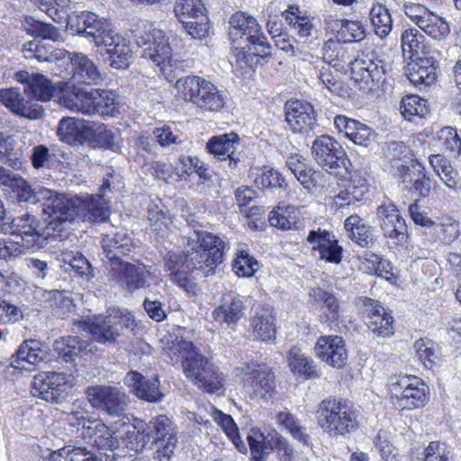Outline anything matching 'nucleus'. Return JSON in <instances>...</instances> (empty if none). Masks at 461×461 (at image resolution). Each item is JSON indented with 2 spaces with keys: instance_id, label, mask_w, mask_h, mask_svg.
<instances>
[{
  "instance_id": "obj_13",
  "label": "nucleus",
  "mask_w": 461,
  "mask_h": 461,
  "mask_svg": "<svg viewBox=\"0 0 461 461\" xmlns=\"http://www.w3.org/2000/svg\"><path fill=\"white\" fill-rule=\"evenodd\" d=\"M73 376L65 373L44 372L34 376V394L47 402L59 403L67 399L73 386Z\"/></svg>"
},
{
  "instance_id": "obj_44",
  "label": "nucleus",
  "mask_w": 461,
  "mask_h": 461,
  "mask_svg": "<svg viewBox=\"0 0 461 461\" xmlns=\"http://www.w3.org/2000/svg\"><path fill=\"white\" fill-rule=\"evenodd\" d=\"M247 440L250 449L251 461H267L273 451L270 441L258 428H251Z\"/></svg>"
},
{
  "instance_id": "obj_28",
  "label": "nucleus",
  "mask_w": 461,
  "mask_h": 461,
  "mask_svg": "<svg viewBox=\"0 0 461 461\" xmlns=\"http://www.w3.org/2000/svg\"><path fill=\"white\" fill-rule=\"evenodd\" d=\"M70 61L71 79L78 84L97 85L102 80V74L96 65L81 52H67Z\"/></svg>"
},
{
  "instance_id": "obj_39",
  "label": "nucleus",
  "mask_w": 461,
  "mask_h": 461,
  "mask_svg": "<svg viewBox=\"0 0 461 461\" xmlns=\"http://www.w3.org/2000/svg\"><path fill=\"white\" fill-rule=\"evenodd\" d=\"M112 271L118 274V279L122 281L126 289L132 293L143 288L146 285V278L143 269L129 262H122L117 269Z\"/></svg>"
},
{
  "instance_id": "obj_21",
  "label": "nucleus",
  "mask_w": 461,
  "mask_h": 461,
  "mask_svg": "<svg viewBox=\"0 0 461 461\" xmlns=\"http://www.w3.org/2000/svg\"><path fill=\"white\" fill-rule=\"evenodd\" d=\"M72 221L77 217L82 221L99 223L108 220L110 212L102 195L84 194L73 196Z\"/></svg>"
},
{
  "instance_id": "obj_38",
  "label": "nucleus",
  "mask_w": 461,
  "mask_h": 461,
  "mask_svg": "<svg viewBox=\"0 0 461 461\" xmlns=\"http://www.w3.org/2000/svg\"><path fill=\"white\" fill-rule=\"evenodd\" d=\"M369 20L373 32L380 39H385L392 32V15L384 5L380 3L374 4L369 11Z\"/></svg>"
},
{
  "instance_id": "obj_33",
  "label": "nucleus",
  "mask_w": 461,
  "mask_h": 461,
  "mask_svg": "<svg viewBox=\"0 0 461 461\" xmlns=\"http://www.w3.org/2000/svg\"><path fill=\"white\" fill-rule=\"evenodd\" d=\"M246 307L239 296L224 299L223 303L212 312L213 319L220 323L236 325L245 315Z\"/></svg>"
},
{
  "instance_id": "obj_20",
  "label": "nucleus",
  "mask_w": 461,
  "mask_h": 461,
  "mask_svg": "<svg viewBox=\"0 0 461 461\" xmlns=\"http://www.w3.org/2000/svg\"><path fill=\"white\" fill-rule=\"evenodd\" d=\"M376 221L385 238L395 244L407 240V225L393 203H384L376 209Z\"/></svg>"
},
{
  "instance_id": "obj_47",
  "label": "nucleus",
  "mask_w": 461,
  "mask_h": 461,
  "mask_svg": "<svg viewBox=\"0 0 461 461\" xmlns=\"http://www.w3.org/2000/svg\"><path fill=\"white\" fill-rule=\"evenodd\" d=\"M268 221L271 226L284 230L300 228L298 212L293 206L277 207L276 210H273L270 212Z\"/></svg>"
},
{
  "instance_id": "obj_1",
  "label": "nucleus",
  "mask_w": 461,
  "mask_h": 461,
  "mask_svg": "<svg viewBox=\"0 0 461 461\" xmlns=\"http://www.w3.org/2000/svg\"><path fill=\"white\" fill-rule=\"evenodd\" d=\"M229 37L232 42L240 41V47H234L233 55L241 69H253L271 53V45L261 26L248 13L237 12L230 17Z\"/></svg>"
},
{
  "instance_id": "obj_22",
  "label": "nucleus",
  "mask_w": 461,
  "mask_h": 461,
  "mask_svg": "<svg viewBox=\"0 0 461 461\" xmlns=\"http://www.w3.org/2000/svg\"><path fill=\"white\" fill-rule=\"evenodd\" d=\"M142 56L158 67L168 82L175 81L179 76L182 65L179 61L172 59V47L168 35L156 47H145Z\"/></svg>"
},
{
  "instance_id": "obj_31",
  "label": "nucleus",
  "mask_w": 461,
  "mask_h": 461,
  "mask_svg": "<svg viewBox=\"0 0 461 461\" xmlns=\"http://www.w3.org/2000/svg\"><path fill=\"white\" fill-rule=\"evenodd\" d=\"M175 80V87L180 97L194 105L201 100V97L204 96L208 86L212 84V82L196 75L178 76Z\"/></svg>"
},
{
  "instance_id": "obj_34",
  "label": "nucleus",
  "mask_w": 461,
  "mask_h": 461,
  "mask_svg": "<svg viewBox=\"0 0 461 461\" xmlns=\"http://www.w3.org/2000/svg\"><path fill=\"white\" fill-rule=\"evenodd\" d=\"M344 228L348 238L362 248H368L374 243L372 228L365 221L354 213L344 221Z\"/></svg>"
},
{
  "instance_id": "obj_14",
  "label": "nucleus",
  "mask_w": 461,
  "mask_h": 461,
  "mask_svg": "<svg viewBox=\"0 0 461 461\" xmlns=\"http://www.w3.org/2000/svg\"><path fill=\"white\" fill-rule=\"evenodd\" d=\"M287 168L308 193L316 194L326 191L330 185V176L307 164V160L300 154H292L285 162Z\"/></svg>"
},
{
  "instance_id": "obj_17",
  "label": "nucleus",
  "mask_w": 461,
  "mask_h": 461,
  "mask_svg": "<svg viewBox=\"0 0 461 461\" xmlns=\"http://www.w3.org/2000/svg\"><path fill=\"white\" fill-rule=\"evenodd\" d=\"M96 50L113 68L124 69L131 63L132 50L130 41L113 28L103 36Z\"/></svg>"
},
{
  "instance_id": "obj_63",
  "label": "nucleus",
  "mask_w": 461,
  "mask_h": 461,
  "mask_svg": "<svg viewBox=\"0 0 461 461\" xmlns=\"http://www.w3.org/2000/svg\"><path fill=\"white\" fill-rule=\"evenodd\" d=\"M413 175L415 177L411 179L412 181V191L417 194L420 197H428L431 190V180L427 176L425 167L420 164L412 165Z\"/></svg>"
},
{
  "instance_id": "obj_48",
  "label": "nucleus",
  "mask_w": 461,
  "mask_h": 461,
  "mask_svg": "<svg viewBox=\"0 0 461 461\" xmlns=\"http://www.w3.org/2000/svg\"><path fill=\"white\" fill-rule=\"evenodd\" d=\"M95 114L104 118L115 117L119 114L118 103L112 93L105 90L95 89Z\"/></svg>"
},
{
  "instance_id": "obj_25",
  "label": "nucleus",
  "mask_w": 461,
  "mask_h": 461,
  "mask_svg": "<svg viewBox=\"0 0 461 461\" xmlns=\"http://www.w3.org/2000/svg\"><path fill=\"white\" fill-rule=\"evenodd\" d=\"M316 357L329 366L340 368L348 359L345 340L338 335L321 336L314 346Z\"/></svg>"
},
{
  "instance_id": "obj_12",
  "label": "nucleus",
  "mask_w": 461,
  "mask_h": 461,
  "mask_svg": "<svg viewBox=\"0 0 461 461\" xmlns=\"http://www.w3.org/2000/svg\"><path fill=\"white\" fill-rule=\"evenodd\" d=\"M352 78L364 92L384 86L386 80L387 65L373 54H362L350 61Z\"/></svg>"
},
{
  "instance_id": "obj_45",
  "label": "nucleus",
  "mask_w": 461,
  "mask_h": 461,
  "mask_svg": "<svg viewBox=\"0 0 461 461\" xmlns=\"http://www.w3.org/2000/svg\"><path fill=\"white\" fill-rule=\"evenodd\" d=\"M291 371L305 378L318 376V371L312 358L306 357L299 348L293 347L288 353Z\"/></svg>"
},
{
  "instance_id": "obj_55",
  "label": "nucleus",
  "mask_w": 461,
  "mask_h": 461,
  "mask_svg": "<svg viewBox=\"0 0 461 461\" xmlns=\"http://www.w3.org/2000/svg\"><path fill=\"white\" fill-rule=\"evenodd\" d=\"M206 94L201 97L195 106L210 112H216L221 110L226 102V95L224 92L218 88L213 83L208 86Z\"/></svg>"
},
{
  "instance_id": "obj_11",
  "label": "nucleus",
  "mask_w": 461,
  "mask_h": 461,
  "mask_svg": "<svg viewBox=\"0 0 461 461\" xmlns=\"http://www.w3.org/2000/svg\"><path fill=\"white\" fill-rule=\"evenodd\" d=\"M196 259L186 247V253L169 251L164 257V268L170 280L191 295H196L199 288L191 278L194 270H201Z\"/></svg>"
},
{
  "instance_id": "obj_8",
  "label": "nucleus",
  "mask_w": 461,
  "mask_h": 461,
  "mask_svg": "<svg viewBox=\"0 0 461 461\" xmlns=\"http://www.w3.org/2000/svg\"><path fill=\"white\" fill-rule=\"evenodd\" d=\"M314 161L325 171L345 177L351 174L352 164L342 146L329 135L317 137L312 144Z\"/></svg>"
},
{
  "instance_id": "obj_57",
  "label": "nucleus",
  "mask_w": 461,
  "mask_h": 461,
  "mask_svg": "<svg viewBox=\"0 0 461 461\" xmlns=\"http://www.w3.org/2000/svg\"><path fill=\"white\" fill-rule=\"evenodd\" d=\"M37 6L55 23L66 22L70 15L67 13L68 0H35Z\"/></svg>"
},
{
  "instance_id": "obj_62",
  "label": "nucleus",
  "mask_w": 461,
  "mask_h": 461,
  "mask_svg": "<svg viewBox=\"0 0 461 461\" xmlns=\"http://www.w3.org/2000/svg\"><path fill=\"white\" fill-rule=\"evenodd\" d=\"M96 433L94 437V445L101 450H113L119 447V439L104 423H98L95 426Z\"/></svg>"
},
{
  "instance_id": "obj_27",
  "label": "nucleus",
  "mask_w": 461,
  "mask_h": 461,
  "mask_svg": "<svg viewBox=\"0 0 461 461\" xmlns=\"http://www.w3.org/2000/svg\"><path fill=\"white\" fill-rule=\"evenodd\" d=\"M123 381L124 384L130 387L133 394L140 400L159 402L164 398L158 376L147 378L137 371H130Z\"/></svg>"
},
{
  "instance_id": "obj_23",
  "label": "nucleus",
  "mask_w": 461,
  "mask_h": 461,
  "mask_svg": "<svg viewBox=\"0 0 461 461\" xmlns=\"http://www.w3.org/2000/svg\"><path fill=\"white\" fill-rule=\"evenodd\" d=\"M285 122L294 132H310L318 127L317 114L308 102L290 101L285 105Z\"/></svg>"
},
{
  "instance_id": "obj_59",
  "label": "nucleus",
  "mask_w": 461,
  "mask_h": 461,
  "mask_svg": "<svg viewBox=\"0 0 461 461\" xmlns=\"http://www.w3.org/2000/svg\"><path fill=\"white\" fill-rule=\"evenodd\" d=\"M258 262L245 249L238 252L232 263L233 271L240 277L252 276L258 270Z\"/></svg>"
},
{
  "instance_id": "obj_64",
  "label": "nucleus",
  "mask_w": 461,
  "mask_h": 461,
  "mask_svg": "<svg viewBox=\"0 0 461 461\" xmlns=\"http://www.w3.org/2000/svg\"><path fill=\"white\" fill-rule=\"evenodd\" d=\"M186 33L192 39L202 41L209 35V23L207 16H202L193 20H186L181 22Z\"/></svg>"
},
{
  "instance_id": "obj_16",
  "label": "nucleus",
  "mask_w": 461,
  "mask_h": 461,
  "mask_svg": "<svg viewBox=\"0 0 461 461\" xmlns=\"http://www.w3.org/2000/svg\"><path fill=\"white\" fill-rule=\"evenodd\" d=\"M152 435V443L156 444L157 458L169 461L177 444L176 426L167 415H157L148 423Z\"/></svg>"
},
{
  "instance_id": "obj_19",
  "label": "nucleus",
  "mask_w": 461,
  "mask_h": 461,
  "mask_svg": "<svg viewBox=\"0 0 461 461\" xmlns=\"http://www.w3.org/2000/svg\"><path fill=\"white\" fill-rule=\"evenodd\" d=\"M68 28L75 34L93 41L96 47L103 36L113 28L107 19L92 12L72 14L68 20Z\"/></svg>"
},
{
  "instance_id": "obj_3",
  "label": "nucleus",
  "mask_w": 461,
  "mask_h": 461,
  "mask_svg": "<svg viewBox=\"0 0 461 461\" xmlns=\"http://www.w3.org/2000/svg\"><path fill=\"white\" fill-rule=\"evenodd\" d=\"M176 349L181 359L185 375L198 388L209 393H218L223 388V380L219 369L191 342L180 340Z\"/></svg>"
},
{
  "instance_id": "obj_51",
  "label": "nucleus",
  "mask_w": 461,
  "mask_h": 461,
  "mask_svg": "<svg viewBox=\"0 0 461 461\" xmlns=\"http://www.w3.org/2000/svg\"><path fill=\"white\" fill-rule=\"evenodd\" d=\"M418 27L435 40L444 39L450 32L448 23L431 11L427 14L423 23Z\"/></svg>"
},
{
  "instance_id": "obj_9",
  "label": "nucleus",
  "mask_w": 461,
  "mask_h": 461,
  "mask_svg": "<svg viewBox=\"0 0 461 461\" xmlns=\"http://www.w3.org/2000/svg\"><path fill=\"white\" fill-rule=\"evenodd\" d=\"M38 197L42 212L50 218L46 224L47 233L60 236L67 223L72 221L73 197L68 198L64 194L48 188H40Z\"/></svg>"
},
{
  "instance_id": "obj_26",
  "label": "nucleus",
  "mask_w": 461,
  "mask_h": 461,
  "mask_svg": "<svg viewBox=\"0 0 461 461\" xmlns=\"http://www.w3.org/2000/svg\"><path fill=\"white\" fill-rule=\"evenodd\" d=\"M239 144V135L230 131L210 138L206 143V149L214 158L221 162H227L228 167L233 169L240 162V158L235 154Z\"/></svg>"
},
{
  "instance_id": "obj_61",
  "label": "nucleus",
  "mask_w": 461,
  "mask_h": 461,
  "mask_svg": "<svg viewBox=\"0 0 461 461\" xmlns=\"http://www.w3.org/2000/svg\"><path fill=\"white\" fill-rule=\"evenodd\" d=\"M16 356L20 361L36 365L39 361L43 360L45 352L39 348L38 341L30 339L21 344L16 352Z\"/></svg>"
},
{
  "instance_id": "obj_43",
  "label": "nucleus",
  "mask_w": 461,
  "mask_h": 461,
  "mask_svg": "<svg viewBox=\"0 0 461 461\" xmlns=\"http://www.w3.org/2000/svg\"><path fill=\"white\" fill-rule=\"evenodd\" d=\"M24 28L27 33L34 38H41L55 42L64 41L60 31L56 26L32 17L25 18Z\"/></svg>"
},
{
  "instance_id": "obj_60",
  "label": "nucleus",
  "mask_w": 461,
  "mask_h": 461,
  "mask_svg": "<svg viewBox=\"0 0 461 461\" xmlns=\"http://www.w3.org/2000/svg\"><path fill=\"white\" fill-rule=\"evenodd\" d=\"M63 261L65 264H68L77 276L86 277V279L94 276L93 268L82 253H67L64 256Z\"/></svg>"
},
{
  "instance_id": "obj_46",
  "label": "nucleus",
  "mask_w": 461,
  "mask_h": 461,
  "mask_svg": "<svg viewBox=\"0 0 461 461\" xmlns=\"http://www.w3.org/2000/svg\"><path fill=\"white\" fill-rule=\"evenodd\" d=\"M86 348V341L78 336H68L56 340L53 345L54 351L66 362L72 361Z\"/></svg>"
},
{
  "instance_id": "obj_10",
  "label": "nucleus",
  "mask_w": 461,
  "mask_h": 461,
  "mask_svg": "<svg viewBox=\"0 0 461 461\" xmlns=\"http://www.w3.org/2000/svg\"><path fill=\"white\" fill-rule=\"evenodd\" d=\"M390 391L393 404L401 410L422 408L429 402V387L415 375H400L392 379Z\"/></svg>"
},
{
  "instance_id": "obj_15",
  "label": "nucleus",
  "mask_w": 461,
  "mask_h": 461,
  "mask_svg": "<svg viewBox=\"0 0 461 461\" xmlns=\"http://www.w3.org/2000/svg\"><path fill=\"white\" fill-rule=\"evenodd\" d=\"M244 387L251 399L271 397L276 389L275 375L267 364L250 362L243 368Z\"/></svg>"
},
{
  "instance_id": "obj_52",
  "label": "nucleus",
  "mask_w": 461,
  "mask_h": 461,
  "mask_svg": "<svg viewBox=\"0 0 461 461\" xmlns=\"http://www.w3.org/2000/svg\"><path fill=\"white\" fill-rule=\"evenodd\" d=\"M46 298L55 314L60 318H64L75 308L74 301L68 291L51 290L47 293Z\"/></svg>"
},
{
  "instance_id": "obj_35",
  "label": "nucleus",
  "mask_w": 461,
  "mask_h": 461,
  "mask_svg": "<svg viewBox=\"0 0 461 461\" xmlns=\"http://www.w3.org/2000/svg\"><path fill=\"white\" fill-rule=\"evenodd\" d=\"M276 317L270 308H262L256 312L252 318L251 326L255 336L266 342H272L276 339Z\"/></svg>"
},
{
  "instance_id": "obj_4",
  "label": "nucleus",
  "mask_w": 461,
  "mask_h": 461,
  "mask_svg": "<svg viewBox=\"0 0 461 461\" xmlns=\"http://www.w3.org/2000/svg\"><path fill=\"white\" fill-rule=\"evenodd\" d=\"M74 326L89 333L98 343L114 344L125 331L133 330L136 324L134 316L131 312L113 308L109 310L105 316L95 315L75 321Z\"/></svg>"
},
{
  "instance_id": "obj_50",
  "label": "nucleus",
  "mask_w": 461,
  "mask_h": 461,
  "mask_svg": "<svg viewBox=\"0 0 461 461\" xmlns=\"http://www.w3.org/2000/svg\"><path fill=\"white\" fill-rule=\"evenodd\" d=\"M402 50L403 55L409 54V58L420 57L424 49V36L416 28H408L402 33Z\"/></svg>"
},
{
  "instance_id": "obj_2",
  "label": "nucleus",
  "mask_w": 461,
  "mask_h": 461,
  "mask_svg": "<svg viewBox=\"0 0 461 461\" xmlns=\"http://www.w3.org/2000/svg\"><path fill=\"white\" fill-rule=\"evenodd\" d=\"M17 82L23 85L24 94L35 101L26 100L16 89L8 88L0 91V102L14 113L37 120L43 116L44 109L37 103L51 100L56 92L55 85L41 73H29L25 70L17 71L14 75Z\"/></svg>"
},
{
  "instance_id": "obj_6",
  "label": "nucleus",
  "mask_w": 461,
  "mask_h": 461,
  "mask_svg": "<svg viewBox=\"0 0 461 461\" xmlns=\"http://www.w3.org/2000/svg\"><path fill=\"white\" fill-rule=\"evenodd\" d=\"M187 248L205 276L214 273L224 259V241L217 235L203 230H194L188 237Z\"/></svg>"
},
{
  "instance_id": "obj_7",
  "label": "nucleus",
  "mask_w": 461,
  "mask_h": 461,
  "mask_svg": "<svg viewBox=\"0 0 461 461\" xmlns=\"http://www.w3.org/2000/svg\"><path fill=\"white\" fill-rule=\"evenodd\" d=\"M3 234L14 236L17 239L15 242L26 250L40 249L46 246L50 236L56 237L55 234H48L46 226L30 212L8 217Z\"/></svg>"
},
{
  "instance_id": "obj_41",
  "label": "nucleus",
  "mask_w": 461,
  "mask_h": 461,
  "mask_svg": "<svg viewBox=\"0 0 461 461\" xmlns=\"http://www.w3.org/2000/svg\"><path fill=\"white\" fill-rule=\"evenodd\" d=\"M276 420L295 440L303 446H310L312 444V438L307 433L306 427L303 426L293 413L288 411H279L276 414Z\"/></svg>"
},
{
  "instance_id": "obj_5",
  "label": "nucleus",
  "mask_w": 461,
  "mask_h": 461,
  "mask_svg": "<svg viewBox=\"0 0 461 461\" xmlns=\"http://www.w3.org/2000/svg\"><path fill=\"white\" fill-rule=\"evenodd\" d=\"M316 412L318 424L330 436H345L358 429L356 411L336 399L322 400Z\"/></svg>"
},
{
  "instance_id": "obj_56",
  "label": "nucleus",
  "mask_w": 461,
  "mask_h": 461,
  "mask_svg": "<svg viewBox=\"0 0 461 461\" xmlns=\"http://www.w3.org/2000/svg\"><path fill=\"white\" fill-rule=\"evenodd\" d=\"M180 176L197 174L203 180L211 179V172L207 165L196 157L183 156L179 158Z\"/></svg>"
},
{
  "instance_id": "obj_30",
  "label": "nucleus",
  "mask_w": 461,
  "mask_h": 461,
  "mask_svg": "<svg viewBox=\"0 0 461 461\" xmlns=\"http://www.w3.org/2000/svg\"><path fill=\"white\" fill-rule=\"evenodd\" d=\"M60 141L69 145H83L92 135V130L83 121L73 117L62 118L57 128Z\"/></svg>"
},
{
  "instance_id": "obj_29",
  "label": "nucleus",
  "mask_w": 461,
  "mask_h": 461,
  "mask_svg": "<svg viewBox=\"0 0 461 461\" xmlns=\"http://www.w3.org/2000/svg\"><path fill=\"white\" fill-rule=\"evenodd\" d=\"M103 253L110 262L112 269H117L124 262L122 256H128L134 249L131 239L124 233L105 235L102 240Z\"/></svg>"
},
{
  "instance_id": "obj_40",
  "label": "nucleus",
  "mask_w": 461,
  "mask_h": 461,
  "mask_svg": "<svg viewBox=\"0 0 461 461\" xmlns=\"http://www.w3.org/2000/svg\"><path fill=\"white\" fill-rule=\"evenodd\" d=\"M0 161L14 169H19L23 164V151L16 147L14 136L0 132Z\"/></svg>"
},
{
  "instance_id": "obj_37",
  "label": "nucleus",
  "mask_w": 461,
  "mask_h": 461,
  "mask_svg": "<svg viewBox=\"0 0 461 461\" xmlns=\"http://www.w3.org/2000/svg\"><path fill=\"white\" fill-rule=\"evenodd\" d=\"M125 442L127 447L135 452L142 451L149 443L153 444L148 423L142 420L135 419L126 431Z\"/></svg>"
},
{
  "instance_id": "obj_53",
  "label": "nucleus",
  "mask_w": 461,
  "mask_h": 461,
  "mask_svg": "<svg viewBox=\"0 0 461 461\" xmlns=\"http://www.w3.org/2000/svg\"><path fill=\"white\" fill-rule=\"evenodd\" d=\"M337 32L339 41L354 42L360 41L366 37V29L359 21L343 19Z\"/></svg>"
},
{
  "instance_id": "obj_42",
  "label": "nucleus",
  "mask_w": 461,
  "mask_h": 461,
  "mask_svg": "<svg viewBox=\"0 0 461 461\" xmlns=\"http://www.w3.org/2000/svg\"><path fill=\"white\" fill-rule=\"evenodd\" d=\"M416 356L428 369L433 370L441 361L439 346L430 339H420L414 343Z\"/></svg>"
},
{
  "instance_id": "obj_58",
  "label": "nucleus",
  "mask_w": 461,
  "mask_h": 461,
  "mask_svg": "<svg viewBox=\"0 0 461 461\" xmlns=\"http://www.w3.org/2000/svg\"><path fill=\"white\" fill-rule=\"evenodd\" d=\"M400 111L408 121H411L414 116L423 117L428 113L426 100L416 95H406L402 99Z\"/></svg>"
},
{
  "instance_id": "obj_24",
  "label": "nucleus",
  "mask_w": 461,
  "mask_h": 461,
  "mask_svg": "<svg viewBox=\"0 0 461 461\" xmlns=\"http://www.w3.org/2000/svg\"><path fill=\"white\" fill-rule=\"evenodd\" d=\"M363 309L366 323L374 335L388 338L393 334V317L378 301L366 297Z\"/></svg>"
},
{
  "instance_id": "obj_32",
  "label": "nucleus",
  "mask_w": 461,
  "mask_h": 461,
  "mask_svg": "<svg viewBox=\"0 0 461 461\" xmlns=\"http://www.w3.org/2000/svg\"><path fill=\"white\" fill-rule=\"evenodd\" d=\"M410 66L408 77L415 86L421 88L435 82L437 67L431 59L416 57V61Z\"/></svg>"
},
{
  "instance_id": "obj_18",
  "label": "nucleus",
  "mask_w": 461,
  "mask_h": 461,
  "mask_svg": "<svg viewBox=\"0 0 461 461\" xmlns=\"http://www.w3.org/2000/svg\"><path fill=\"white\" fill-rule=\"evenodd\" d=\"M86 398L93 408L111 416H120L129 402L128 396L121 389L109 385L89 387Z\"/></svg>"
},
{
  "instance_id": "obj_49",
  "label": "nucleus",
  "mask_w": 461,
  "mask_h": 461,
  "mask_svg": "<svg viewBox=\"0 0 461 461\" xmlns=\"http://www.w3.org/2000/svg\"><path fill=\"white\" fill-rule=\"evenodd\" d=\"M174 12L180 23L206 16L204 5L201 0H176Z\"/></svg>"
},
{
  "instance_id": "obj_54",
  "label": "nucleus",
  "mask_w": 461,
  "mask_h": 461,
  "mask_svg": "<svg viewBox=\"0 0 461 461\" xmlns=\"http://www.w3.org/2000/svg\"><path fill=\"white\" fill-rule=\"evenodd\" d=\"M316 296L324 305V311L321 314V321L329 325L338 323L340 318L339 305L337 298L329 292L319 289Z\"/></svg>"
},
{
  "instance_id": "obj_36",
  "label": "nucleus",
  "mask_w": 461,
  "mask_h": 461,
  "mask_svg": "<svg viewBox=\"0 0 461 461\" xmlns=\"http://www.w3.org/2000/svg\"><path fill=\"white\" fill-rule=\"evenodd\" d=\"M135 42L138 46L156 47V45L163 41L167 34L156 27L147 20H142L135 24V28L131 31Z\"/></svg>"
}]
</instances>
